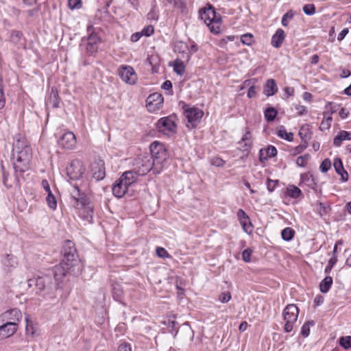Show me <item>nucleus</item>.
Listing matches in <instances>:
<instances>
[{
	"label": "nucleus",
	"instance_id": "nucleus-60",
	"mask_svg": "<svg viewBox=\"0 0 351 351\" xmlns=\"http://www.w3.org/2000/svg\"><path fill=\"white\" fill-rule=\"evenodd\" d=\"M343 138L340 133L339 132L338 134L333 139V144L336 147H339L343 141Z\"/></svg>",
	"mask_w": 351,
	"mask_h": 351
},
{
	"label": "nucleus",
	"instance_id": "nucleus-15",
	"mask_svg": "<svg viewBox=\"0 0 351 351\" xmlns=\"http://www.w3.org/2000/svg\"><path fill=\"white\" fill-rule=\"evenodd\" d=\"M75 143V136L71 132L64 133L58 140L59 145L64 149H73Z\"/></svg>",
	"mask_w": 351,
	"mask_h": 351
},
{
	"label": "nucleus",
	"instance_id": "nucleus-50",
	"mask_svg": "<svg viewBox=\"0 0 351 351\" xmlns=\"http://www.w3.org/2000/svg\"><path fill=\"white\" fill-rule=\"evenodd\" d=\"M278 183V180H274L270 178H267V190L269 192L274 191V190L275 189L276 186L277 185Z\"/></svg>",
	"mask_w": 351,
	"mask_h": 351
},
{
	"label": "nucleus",
	"instance_id": "nucleus-54",
	"mask_svg": "<svg viewBox=\"0 0 351 351\" xmlns=\"http://www.w3.org/2000/svg\"><path fill=\"white\" fill-rule=\"evenodd\" d=\"M293 16V14L291 12V11L287 12L282 19V25L283 26H287L288 25V20L291 19Z\"/></svg>",
	"mask_w": 351,
	"mask_h": 351
},
{
	"label": "nucleus",
	"instance_id": "nucleus-30",
	"mask_svg": "<svg viewBox=\"0 0 351 351\" xmlns=\"http://www.w3.org/2000/svg\"><path fill=\"white\" fill-rule=\"evenodd\" d=\"M286 193L288 196L295 199L299 197L302 194L301 190L294 185H289Z\"/></svg>",
	"mask_w": 351,
	"mask_h": 351
},
{
	"label": "nucleus",
	"instance_id": "nucleus-45",
	"mask_svg": "<svg viewBox=\"0 0 351 351\" xmlns=\"http://www.w3.org/2000/svg\"><path fill=\"white\" fill-rule=\"evenodd\" d=\"M266 156L268 158H272L277 155V149L274 145H269L265 149Z\"/></svg>",
	"mask_w": 351,
	"mask_h": 351
},
{
	"label": "nucleus",
	"instance_id": "nucleus-44",
	"mask_svg": "<svg viewBox=\"0 0 351 351\" xmlns=\"http://www.w3.org/2000/svg\"><path fill=\"white\" fill-rule=\"evenodd\" d=\"M337 262V258L336 256H333L332 258H330L328 261V265L325 268L324 272L326 274H329Z\"/></svg>",
	"mask_w": 351,
	"mask_h": 351
},
{
	"label": "nucleus",
	"instance_id": "nucleus-59",
	"mask_svg": "<svg viewBox=\"0 0 351 351\" xmlns=\"http://www.w3.org/2000/svg\"><path fill=\"white\" fill-rule=\"evenodd\" d=\"M285 321L286 322V323L285 324L284 330L286 332H291L292 330V329H293V324L295 322L288 321V320H285Z\"/></svg>",
	"mask_w": 351,
	"mask_h": 351
},
{
	"label": "nucleus",
	"instance_id": "nucleus-40",
	"mask_svg": "<svg viewBox=\"0 0 351 351\" xmlns=\"http://www.w3.org/2000/svg\"><path fill=\"white\" fill-rule=\"evenodd\" d=\"M303 12L308 16L313 15L315 13V6L314 4L309 3L303 6Z\"/></svg>",
	"mask_w": 351,
	"mask_h": 351
},
{
	"label": "nucleus",
	"instance_id": "nucleus-49",
	"mask_svg": "<svg viewBox=\"0 0 351 351\" xmlns=\"http://www.w3.org/2000/svg\"><path fill=\"white\" fill-rule=\"evenodd\" d=\"M156 254L158 255V256L162 258L171 257L167 251L162 247H158L156 248Z\"/></svg>",
	"mask_w": 351,
	"mask_h": 351
},
{
	"label": "nucleus",
	"instance_id": "nucleus-57",
	"mask_svg": "<svg viewBox=\"0 0 351 351\" xmlns=\"http://www.w3.org/2000/svg\"><path fill=\"white\" fill-rule=\"evenodd\" d=\"M295 110L298 115L301 116L307 113V108L304 106L298 105L295 106Z\"/></svg>",
	"mask_w": 351,
	"mask_h": 351
},
{
	"label": "nucleus",
	"instance_id": "nucleus-48",
	"mask_svg": "<svg viewBox=\"0 0 351 351\" xmlns=\"http://www.w3.org/2000/svg\"><path fill=\"white\" fill-rule=\"evenodd\" d=\"M5 264L7 266L14 267L17 264L16 257L13 255L8 254L5 259Z\"/></svg>",
	"mask_w": 351,
	"mask_h": 351
},
{
	"label": "nucleus",
	"instance_id": "nucleus-31",
	"mask_svg": "<svg viewBox=\"0 0 351 351\" xmlns=\"http://www.w3.org/2000/svg\"><path fill=\"white\" fill-rule=\"evenodd\" d=\"M328 114V112H324L323 113L325 119L322 121L320 126H319V129L322 131L328 130L331 126V122H332V116H330V115H328L327 117Z\"/></svg>",
	"mask_w": 351,
	"mask_h": 351
},
{
	"label": "nucleus",
	"instance_id": "nucleus-27",
	"mask_svg": "<svg viewBox=\"0 0 351 351\" xmlns=\"http://www.w3.org/2000/svg\"><path fill=\"white\" fill-rule=\"evenodd\" d=\"M48 102L53 108L59 107L60 97L57 90L53 87L51 88Z\"/></svg>",
	"mask_w": 351,
	"mask_h": 351
},
{
	"label": "nucleus",
	"instance_id": "nucleus-51",
	"mask_svg": "<svg viewBox=\"0 0 351 351\" xmlns=\"http://www.w3.org/2000/svg\"><path fill=\"white\" fill-rule=\"evenodd\" d=\"M252 251L250 249H245L242 252V258L246 263H250L251 261V255Z\"/></svg>",
	"mask_w": 351,
	"mask_h": 351
},
{
	"label": "nucleus",
	"instance_id": "nucleus-35",
	"mask_svg": "<svg viewBox=\"0 0 351 351\" xmlns=\"http://www.w3.org/2000/svg\"><path fill=\"white\" fill-rule=\"evenodd\" d=\"M240 221L241 225L242 226V228L243 230L247 233L250 234L252 232V225L251 223L250 219L248 217L247 220L242 219Z\"/></svg>",
	"mask_w": 351,
	"mask_h": 351
},
{
	"label": "nucleus",
	"instance_id": "nucleus-42",
	"mask_svg": "<svg viewBox=\"0 0 351 351\" xmlns=\"http://www.w3.org/2000/svg\"><path fill=\"white\" fill-rule=\"evenodd\" d=\"M309 159V155L305 154L304 156H299L296 160V164L299 167H304L306 166L308 160Z\"/></svg>",
	"mask_w": 351,
	"mask_h": 351
},
{
	"label": "nucleus",
	"instance_id": "nucleus-22",
	"mask_svg": "<svg viewBox=\"0 0 351 351\" xmlns=\"http://www.w3.org/2000/svg\"><path fill=\"white\" fill-rule=\"evenodd\" d=\"M285 38V34L284 30L282 29H278L271 38V45L275 48H279L281 46Z\"/></svg>",
	"mask_w": 351,
	"mask_h": 351
},
{
	"label": "nucleus",
	"instance_id": "nucleus-19",
	"mask_svg": "<svg viewBox=\"0 0 351 351\" xmlns=\"http://www.w3.org/2000/svg\"><path fill=\"white\" fill-rule=\"evenodd\" d=\"M71 274V269L68 268L66 265H63L62 263L60 265H56L53 270V276L56 281L58 282H62V278L66 275V274Z\"/></svg>",
	"mask_w": 351,
	"mask_h": 351
},
{
	"label": "nucleus",
	"instance_id": "nucleus-37",
	"mask_svg": "<svg viewBox=\"0 0 351 351\" xmlns=\"http://www.w3.org/2000/svg\"><path fill=\"white\" fill-rule=\"evenodd\" d=\"M278 135L288 141H292L293 139V134L292 132H287L284 128L278 130Z\"/></svg>",
	"mask_w": 351,
	"mask_h": 351
},
{
	"label": "nucleus",
	"instance_id": "nucleus-64",
	"mask_svg": "<svg viewBox=\"0 0 351 351\" xmlns=\"http://www.w3.org/2000/svg\"><path fill=\"white\" fill-rule=\"evenodd\" d=\"M340 134L342 136V138L343 141L345 140H351V132L345 131V130H341L339 132Z\"/></svg>",
	"mask_w": 351,
	"mask_h": 351
},
{
	"label": "nucleus",
	"instance_id": "nucleus-4",
	"mask_svg": "<svg viewBox=\"0 0 351 351\" xmlns=\"http://www.w3.org/2000/svg\"><path fill=\"white\" fill-rule=\"evenodd\" d=\"M199 17L209 27L211 32L215 34L219 32V24L221 18L210 4H208L206 7L199 10Z\"/></svg>",
	"mask_w": 351,
	"mask_h": 351
},
{
	"label": "nucleus",
	"instance_id": "nucleus-29",
	"mask_svg": "<svg viewBox=\"0 0 351 351\" xmlns=\"http://www.w3.org/2000/svg\"><path fill=\"white\" fill-rule=\"evenodd\" d=\"M8 318L19 322L22 318V314L18 308H13L5 313Z\"/></svg>",
	"mask_w": 351,
	"mask_h": 351
},
{
	"label": "nucleus",
	"instance_id": "nucleus-1",
	"mask_svg": "<svg viewBox=\"0 0 351 351\" xmlns=\"http://www.w3.org/2000/svg\"><path fill=\"white\" fill-rule=\"evenodd\" d=\"M73 200V205L77 215L84 220L91 223L94 213V205L90 197L82 192L78 186H73L70 191Z\"/></svg>",
	"mask_w": 351,
	"mask_h": 351
},
{
	"label": "nucleus",
	"instance_id": "nucleus-11",
	"mask_svg": "<svg viewBox=\"0 0 351 351\" xmlns=\"http://www.w3.org/2000/svg\"><path fill=\"white\" fill-rule=\"evenodd\" d=\"M119 75L123 81L130 84H134L136 80V75L130 66L122 65L119 69Z\"/></svg>",
	"mask_w": 351,
	"mask_h": 351
},
{
	"label": "nucleus",
	"instance_id": "nucleus-25",
	"mask_svg": "<svg viewBox=\"0 0 351 351\" xmlns=\"http://www.w3.org/2000/svg\"><path fill=\"white\" fill-rule=\"evenodd\" d=\"M146 101L147 106H150L151 105L158 106L163 102V97L161 94L158 93H154L149 95Z\"/></svg>",
	"mask_w": 351,
	"mask_h": 351
},
{
	"label": "nucleus",
	"instance_id": "nucleus-32",
	"mask_svg": "<svg viewBox=\"0 0 351 351\" xmlns=\"http://www.w3.org/2000/svg\"><path fill=\"white\" fill-rule=\"evenodd\" d=\"M295 235V231L291 228H285L282 230L281 236L284 241H291Z\"/></svg>",
	"mask_w": 351,
	"mask_h": 351
},
{
	"label": "nucleus",
	"instance_id": "nucleus-34",
	"mask_svg": "<svg viewBox=\"0 0 351 351\" xmlns=\"http://www.w3.org/2000/svg\"><path fill=\"white\" fill-rule=\"evenodd\" d=\"M1 173H2L3 184H4V186L6 188L10 189L12 187V184L10 182H9V180H8L9 173L5 170V167L3 165V164H1Z\"/></svg>",
	"mask_w": 351,
	"mask_h": 351
},
{
	"label": "nucleus",
	"instance_id": "nucleus-12",
	"mask_svg": "<svg viewBox=\"0 0 351 351\" xmlns=\"http://www.w3.org/2000/svg\"><path fill=\"white\" fill-rule=\"evenodd\" d=\"M90 171L95 180H103L106 176L104 161L101 159L95 160L91 165Z\"/></svg>",
	"mask_w": 351,
	"mask_h": 351
},
{
	"label": "nucleus",
	"instance_id": "nucleus-26",
	"mask_svg": "<svg viewBox=\"0 0 351 351\" xmlns=\"http://www.w3.org/2000/svg\"><path fill=\"white\" fill-rule=\"evenodd\" d=\"M312 132L310 130V126L308 124L303 125L299 131V136H300L303 143H308L311 139Z\"/></svg>",
	"mask_w": 351,
	"mask_h": 351
},
{
	"label": "nucleus",
	"instance_id": "nucleus-6",
	"mask_svg": "<svg viewBox=\"0 0 351 351\" xmlns=\"http://www.w3.org/2000/svg\"><path fill=\"white\" fill-rule=\"evenodd\" d=\"M29 287H35L36 293L38 295H51L54 289L52 279L49 276H44L29 279L27 281Z\"/></svg>",
	"mask_w": 351,
	"mask_h": 351
},
{
	"label": "nucleus",
	"instance_id": "nucleus-2",
	"mask_svg": "<svg viewBox=\"0 0 351 351\" xmlns=\"http://www.w3.org/2000/svg\"><path fill=\"white\" fill-rule=\"evenodd\" d=\"M62 254L63 258L61 261L62 265L71 268L72 274H79L82 271V264L78 258L74 243L70 240L64 241Z\"/></svg>",
	"mask_w": 351,
	"mask_h": 351
},
{
	"label": "nucleus",
	"instance_id": "nucleus-43",
	"mask_svg": "<svg viewBox=\"0 0 351 351\" xmlns=\"http://www.w3.org/2000/svg\"><path fill=\"white\" fill-rule=\"evenodd\" d=\"M308 143H302L300 145H299L298 146L295 147V148H293L292 150H291V153L293 156H295L298 154H300L301 152H302L307 147H308Z\"/></svg>",
	"mask_w": 351,
	"mask_h": 351
},
{
	"label": "nucleus",
	"instance_id": "nucleus-5",
	"mask_svg": "<svg viewBox=\"0 0 351 351\" xmlns=\"http://www.w3.org/2000/svg\"><path fill=\"white\" fill-rule=\"evenodd\" d=\"M151 155H149L152 160L154 161L155 167L154 173H158L160 172L162 165L166 161L168 158L167 150L164 144L155 141L150 145L149 147Z\"/></svg>",
	"mask_w": 351,
	"mask_h": 351
},
{
	"label": "nucleus",
	"instance_id": "nucleus-56",
	"mask_svg": "<svg viewBox=\"0 0 351 351\" xmlns=\"http://www.w3.org/2000/svg\"><path fill=\"white\" fill-rule=\"evenodd\" d=\"M81 0H69L68 5L71 9L78 8L81 6Z\"/></svg>",
	"mask_w": 351,
	"mask_h": 351
},
{
	"label": "nucleus",
	"instance_id": "nucleus-21",
	"mask_svg": "<svg viewBox=\"0 0 351 351\" xmlns=\"http://www.w3.org/2000/svg\"><path fill=\"white\" fill-rule=\"evenodd\" d=\"M240 145V149L243 152H250L252 145V136L250 132L247 129L245 134L242 137L241 141L239 143Z\"/></svg>",
	"mask_w": 351,
	"mask_h": 351
},
{
	"label": "nucleus",
	"instance_id": "nucleus-28",
	"mask_svg": "<svg viewBox=\"0 0 351 351\" xmlns=\"http://www.w3.org/2000/svg\"><path fill=\"white\" fill-rule=\"evenodd\" d=\"M332 284V278L331 276L325 277L319 284V290L322 293H327Z\"/></svg>",
	"mask_w": 351,
	"mask_h": 351
},
{
	"label": "nucleus",
	"instance_id": "nucleus-63",
	"mask_svg": "<svg viewBox=\"0 0 351 351\" xmlns=\"http://www.w3.org/2000/svg\"><path fill=\"white\" fill-rule=\"evenodd\" d=\"M118 351H132V349L130 344L123 343L119 345Z\"/></svg>",
	"mask_w": 351,
	"mask_h": 351
},
{
	"label": "nucleus",
	"instance_id": "nucleus-62",
	"mask_svg": "<svg viewBox=\"0 0 351 351\" xmlns=\"http://www.w3.org/2000/svg\"><path fill=\"white\" fill-rule=\"evenodd\" d=\"M237 217L239 219V221L242 220V219H245V220H247V218L249 217L247 216V215L245 213V211L242 209H239L238 211H237Z\"/></svg>",
	"mask_w": 351,
	"mask_h": 351
},
{
	"label": "nucleus",
	"instance_id": "nucleus-55",
	"mask_svg": "<svg viewBox=\"0 0 351 351\" xmlns=\"http://www.w3.org/2000/svg\"><path fill=\"white\" fill-rule=\"evenodd\" d=\"M154 29L152 25H148L145 27L141 31L143 36H149L154 34Z\"/></svg>",
	"mask_w": 351,
	"mask_h": 351
},
{
	"label": "nucleus",
	"instance_id": "nucleus-58",
	"mask_svg": "<svg viewBox=\"0 0 351 351\" xmlns=\"http://www.w3.org/2000/svg\"><path fill=\"white\" fill-rule=\"evenodd\" d=\"M256 95V86L252 84L249 87L247 91V97L249 98H253Z\"/></svg>",
	"mask_w": 351,
	"mask_h": 351
},
{
	"label": "nucleus",
	"instance_id": "nucleus-46",
	"mask_svg": "<svg viewBox=\"0 0 351 351\" xmlns=\"http://www.w3.org/2000/svg\"><path fill=\"white\" fill-rule=\"evenodd\" d=\"M331 167V162L329 159L326 158L322 161L319 169L321 171L325 173L327 172Z\"/></svg>",
	"mask_w": 351,
	"mask_h": 351
},
{
	"label": "nucleus",
	"instance_id": "nucleus-33",
	"mask_svg": "<svg viewBox=\"0 0 351 351\" xmlns=\"http://www.w3.org/2000/svg\"><path fill=\"white\" fill-rule=\"evenodd\" d=\"M276 114L277 110L273 107L267 108L265 110V119L269 122L273 121L275 119Z\"/></svg>",
	"mask_w": 351,
	"mask_h": 351
},
{
	"label": "nucleus",
	"instance_id": "nucleus-18",
	"mask_svg": "<svg viewBox=\"0 0 351 351\" xmlns=\"http://www.w3.org/2000/svg\"><path fill=\"white\" fill-rule=\"evenodd\" d=\"M129 186L122 179L119 178L112 186V193L117 197H122L127 192Z\"/></svg>",
	"mask_w": 351,
	"mask_h": 351
},
{
	"label": "nucleus",
	"instance_id": "nucleus-23",
	"mask_svg": "<svg viewBox=\"0 0 351 351\" xmlns=\"http://www.w3.org/2000/svg\"><path fill=\"white\" fill-rule=\"evenodd\" d=\"M140 176L132 168L131 170L125 171L123 173V175L120 177L121 179L124 181L126 184L130 186L132 184L134 183L137 180V177Z\"/></svg>",
	"mask_w": 351,
	"mask_h": 351
},
{
	"label": "nucleus",
	"instance_id": "nucleus-24",
	"mask_svg": "<svg viewBox=\"0 0 351 351\" xmlns=\"http://www.w3.org/2000/svg\"><path fill=\"white\" fill-rule=\"evenodd\" d=\"M278 92V87L274 79H269L267 80L265 87L264 93L267 97L272 96Z\"/></svg>",
	"mask_w": 351,
	"mask_h": 351
},
{
	"label": "nucleus",
	"instance_id": "nucleus-47",
	"mask_svg": "<svg viewBox=\"0 0 351 351\" xmlns=\"http://www.w3.org/2000/svg\"><path fill=\"white\" fill-rule=\"evenodd\" d=\"M174 71L178 75H182L185 71V67L182 62H175Z\"/></svg>",
	"mask_w": 351,
	"mask_h": 351
},
{
	"label": "nucleus",
	"instance_id": "nucleus-38",
	"mask_svg": "<svg viewBox=\"0 0 351 351\" xmlns=\"http://www.w3.org/2000/svg\"><path fill=\"white\" fill-rule=\"evenodd\" d=\"M46 200L50 208L53 210L56 209L57 206V202L55 196L52 194V192L50 193H47Z\"/></svg>",
	"mask_w": 351,
	"mask_h": 351
},
{
	"label": "nucleus",
	"instance_id": "nucleus-61",
	"mask_svg": "<svg viewBox=\"0 0 351 351\" xmlns=\"http://www.w3.org/2000/svg\"><path fill=\"white\" fill-rule=\"evenodd\" d=\"M211 162L213 165H215L216 167H222L225 164L224 160L220 158H213Z\"/></svg>",
	"mask_w": 351,
	"mask_h": 351
},
{
	"label": "nucleus",
	"instance_id": "nucleus-52",
	"mask_svg": "<svg viewBox=\"0 0 351 351\" xmlns=\"http://www.w3.org/2000/svg\"><path fill=\"white\" fill-rule=\"evenodd\" d=\"M231 299V294L230 292H223L220 294L219 300L222 303H227Z\"/></svg>",
	"mask_w": 351,
	"mask_h": 351
},
{
	"label": "nucleus",
	"instance_id": "nucleus-10",
	"mask_svg": "<svg viewBox=\"0 0 351 351\" xmlns=\"http://www.w3.org/2000/svg\"><path fill=\"white\" fill-rule=\"evenodd\" d=\"M66 173L71 180L79 179L84 173V168L80 160H73L66 167Z\"/></svg>",
	"mask_w": 351,
	"mask_h": 351
},
{
	"label": "nucleus",
	"instance_id": "nucleus-14",
	"mask_svg": "<svg viewBox=\"0 0 351 351\" xmlns=\"http://www.w3.org/2000/svg\"><path fill=\"white\" fill-rule=\"evenodd\" d=\"M9 41L18 49H25L26 40L23 34L19 30L13 29L10 32Z\"/></svg>",
	"mask_w": 351,
	"mask_h": 351
},
{
	"label": "nucleus",
	"instance_id": "nucleus-8",
	"mask_svg": "<svg viewBox=\"0 0 351 351\" xmlns=\"http://www.w3.org/2000/svg\"><path fill=\"white\" fill-rule=\"evenodd\" d=\"M183 114L187 120L186 126L189 128H195L200 123L204 112L196 107L184 104L182 106Z\"/></svg>",
	"mask_w": 351,
	"mask_h": 351
},
{
	"label": "nucleus",
	"instance_id": "nucleus-17",
	"mask_svg": "<svg viewBox=\"0 0 351 351\" xmlns=\"http://www.w3.org/2000/svg\"><path fill=\"white\" fill-rule=\"evenodd\" d=\"M299 310L295 304H288L283 311L285 320L296 322L298 317Z\"/></svg>",
	"mask_w": 351,
	"mask_h": 351
},
{
	"label": "nucleus",
	"instance_id": "nucleus-7",
	"mask_svg": "<svg viewBox=\"0 0 351 351\" xmlns=\"http://www.w3.org/2000/svg\"><path fill=\"white\" fill-rule=\"evenodd\" d=\"M154 161L147 154L138 156L132 162V168L140 176H143L155 167Z\"/></svg>",
	"mask_w": 351,
	"mask_h": 351
},
{
	"label": "nucleus",
	"instance_id": "nucleus-13",
	"mask_svg": "<svg viewBox=\"0 0 351 351\" xmlns=\"http://www.w3.org/2000/svg\"><path fill=\"white\" fill-rule=\"evenodd\" d=\"M100 42V37L97 34L91 32L86 39V52L90 55L97 52L98 49V45Z\"/></svg>",
	"mask_w": 351,
	"mask_h": 351
},
{
	"label": "nucleus",
	"instance_id": "nucleus-16",
	"mask_svg": "<svg viewBox=\"0 0 351 351\" xmlns=\"http://www.w3.org/2000/svg\"><path fill=\"white\" fill-rule=\"evenodd\" d=\"M17 330V324L14 322H8L0 326V339H3L13 335Z\"/></svg>",
	"mask_w": 351,
	"mask_h": 351
},
{
	"label": "nucleus",
	"instance_id": "nucleus-3",
	"mask_svg": "<svg viewBox=\"0 0 351 351\" xmlns=\"http://www.w3.org/2000/svg\"><path fill=\"white\" fill-rule=\"evenodd\" d=\"M13 157L15 160L13 163L15 171L21 173L25 172L29 167L32 159V148L29 145H25L21 149L20 143L19 142L14 146Z\"/></svg>",
	"mask_w": 351,
	"mask_h": 351
},
{
	"label": "nucleus",
	"instance_id": "nucleus-20",
	"mask_svg": "<svg viewBox=\"0 0 351 351\" xmlns=\"http://www.w3.org/2000/svg\"><path fill=\"white\" fill-rule=\"evenodd\" d=\"M333 166L337 173L341 176L342 182H347L348 180V173L344 169L342 160L339 158H336L334 160Z\"/></svg>",
	"mask_w": 351,
	"mask_h": 351
},
{
	"label": "nucleus",
	"instance_id": "nucleus-36",
	"mask_svg": "<svg viewBox=\"0 0 351 351\" xmlns=\"http://www.w3.org/2000/svg\"><path fill=\"white\" fill-rule=\"evenodd\" d=\"M339 344L343 348L348 350L351 348V336L341 337L339 339Z\"/></svg>",
	"mask_w": 351,
	"mask_h": 351
},
{
	"label": "nucleus",
	"instance_id": "nucleus-53",
	"mask_svg": "<svg viewBox=\"0 0 351 351\" xmlns=\"http://www.w3.org/2000/svg\"><path fill=\"white\" fill-rule=\"evenodd\" d=\"M119 285L114 287L113 291H112L113 297L114 298H116V300H121L122 298V295H123V291L119 289Z\"/></svg>",
	"mask_w": 351,
	"mask_h": 351
},
{
	"label": "nucleus",
	"instance_id": "nucleus-41",
	"mask_svg": "<svg viewBox=\"0 0 351 351\" xmlns=\"http://www.w3.org/2000/svg\"><path fill=\"white\" fill-rule=\"evenodd\" d=\"M241 41L245 45H250L253 43V36L251 34H245L241 36Z\"/></svg>",
	"mask_w": 351,
	"mask_h": 351
},
{
	"label": "nucleus",
	"instance_id": "nucleus-39",
	"mask_svg": "<svg viewBox=\"0 0 351 351\" xmlns=\"http://www.w3.org/2000/svg\"><path fill=\"white\" fill-rule=\"evenodd\" d=\"M313 325H314L313 321H308L307 322H306L302 327L301 334L304 337H308L310 333V326H312Z\"/></svg>",
	"mask_w": 351,
	"mask_h": 351
},
{
	"label": "nucleus",
	"instance_id": "nucleus-9",
	"mask_svg": "<svg viewBox=\"0 0 351 351\" xmlns=\"http://www.w3.org/2000/svg\"><path fill=\"white\" fill-rule=\"evenodd\" d=\"M156 128L159 132L166 135L176 132V124L171 117L160 118L156 123Z\"/></svg>",
	"mask_w": 351,
	"mask_h": 351
}]
</instances>
